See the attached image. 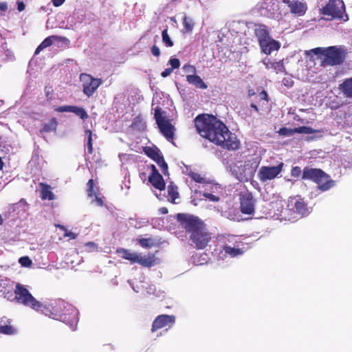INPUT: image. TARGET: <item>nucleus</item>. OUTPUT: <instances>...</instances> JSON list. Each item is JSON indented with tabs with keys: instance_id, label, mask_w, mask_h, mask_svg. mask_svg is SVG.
<instances>
[{
	"instance_id": "8",
	"label": "nucleus",
	"mask_w": 352,
	"mask_h": 352,
	"mask_svg": "<svg viewBox=\"0 0 352 352\" xmlns=\"http://www.w3.org/2000/svg\"><path fill=\"white\" fill-rule=\"evenodd\" d=\"M165 112L162 111L160 107H157L155 109L154 117L156 124L161 132V133L168 141L173 143L175 128L172 124L170 121L168 120L164 115Z\"/></svg>"
},
{
	"instance_id": "27",
	"label": "nucleus",
	"mask_w": 352,
	"mask_h": 352,
	"mask_svg": "<svg viewBox=\"0 0 352 352\" xmlns=\"http://www.w3.org/2000/svg\"><path fill=\"white\" fill-rule=\"evenodd\" d=\"M223 250L225 252V256H230V257H235L243 253V251L239 248H232L228 245L223 246Z\"/></svg>"
},
{
	"instance_id": "45",
	"label": "nucleus",
	"mask_w": 352,
	"mask_h": 352,
	"mask_svg": "<svg viewBox=\"0 0 352 352\" xmlns=\"http://www.w3.org/2000/svg\"><path fill=\"white\" fill-rule=\"evenodd\" d=\"M151 51L152 54L156 57H159L161 54L160 50L156 45L152 46Z\"/></svg>"
},
{
	"instance_id": "2",
	"label": "nucleus",
	"mask_w": 352,
	"mask_h": 352,
	"mask_svg": "<svg viewBox=\"0 0 352 352\" xmlns=\"http://www.w3.org/2000/svg\"><path fill=\"white\" fill-rule=\"evenodd\" d=\"M176 219L179 226L189 236V239L195 248L203 250L208 245L211 240L210 233L201 219L197 216L184 213L177 214Z\"/></svg>"
},
{
	"instance_id": "57",
	"label": "nucleus",
	"mask_w": 352,
	"mask_h": 352,
	"mask_svg": "<svg viewBox=\"0 0 352 352\" xmlns=\"http://www.w3.org/2000/svg\"><path fill=\"white\" fill-rule=\"evenodd\" d=\"M87 246H95V243L94 242H88L86 243Z\"/></svg>"
},
{
	"instance_id": "36",
	"label": "nucleus",
	"mask_w": 352,
	"mask_h": 352,
	"mask_svg": "<svg viewBox=\"0 0 352 352\" xmlns=\"http://www.w3.org/2000/svg\"><path fill=\"white\" fill-rule=\"evenodd\" d=\"M188 176L195 182L200 184H203L205 182V179L201 176V175L197 172H194L190 170L188 173Z\"/></svg>"
},
{
	"instance_id": "49",
	"label": "nucleus",
	"mask_w": 352,
	"mask_h": 352,
	"mask_svg": "<svg viewBox=\"0 0 352 352\" xmlns=\"http://www.w3.org/2000/svg\"><path fill=\"white\" fill-rule=\"evenodd\" d=\"M25 5L23 1H17V9L19 12H22L25 10Z\"/></svg>"
},
{
	"instance_id": "44",
	"label": "nucleus",
	"mask_w": 352,
	"mask_h": 352,
	"mask_svg": "<svg viewBox=\"0 0 352 352\" xmlns=\"http://www.w3.org/2000/svg\"><path fill=\"white\" fill-rule=\"evenodd\" d=\"M72 107L71 105H65V106H60V107H57L54 109V110L57 112H71V109H72Z\"/></svg>"
},
{
	"instance_id": "31",
	"label": "nucleus",
	"mask_w": 352,
	"mask_h": 352,
	"mask_svg": "<svg viewBox=\"0 0 352 352\" xmlns=\"http://www.w3.org/2000/svg\"><path fill=\"white\" fill-rule=\"evenodd\" d=\"M85 135L87 137V153L88 154H92L94 151L93 144H92V136L93 133L90 129H87L85 131Z\"/></svg>"
},
{
	"instance_id": "28",
	"label": "nucleus",
	"mask_w": 352,
	"mask_h": 352,
	"mask_svg": "<svg viewBox=\"0 0 352 352\" xmlns=\"http://www.w3.org/2000/svg\"><path fill=\"white\" fill-rule=\"evenodd\" d=\"M98 191V188L95 186V183L93 179H89L87 183V196L89 197H92L96 196L97 197V192Z\"/></svg>"
},
{
	"instance_id": "6",
	"label": "nucleus",
	"mask_w": 352,
	"mask_h": 352,
	"mask_svg": "<svg viewBox=\"0 0 352 352\" xmlns=\"http://www.w3.org/2000/svg\"><path fill=\"white\" fill-rule=\"evenodd\" d=\"M14 295V298L18 303L45 314L47 305H43L37 300L24 285L17 283L15 286Z\"/></svg>"
},
{
	"instance_id": "15",
	"label": "nucleus",
	"mask_w": 352,
	"mask_h": 352,
	"mask_svg": "<svg viewBox=\"0 0 352 352\" xmlns=\"http://www.w3.org/2000/svg\"><path fill=\"white\" fill-rule=\"evenodd\" d=\"M175 322L174 316L162 314L155 318L152 324L151 331L155 332L158 329H162L169 325H172Z\"/></svg>"
},
{
	"instance_id": "3",
	"label": "nucleus",
	"mask_w": 352,
	"mask_h": 352,
	"mask_svg": "<svg viewBox=\"0 0 352 352\" xmlns=\"http://www.w3.org/2000/svg\"><path fill=\"white\" fill-rule=\"evenodd\" d=\"M45 311L44 315L63 322L72 330L76 329L78 322V311L73 306L63 301H54L48 304Z\"/></svg>"
},
{
	"instance_id": "43",
	"label": "nucleus",
	"mask_w": 352,
	"mask_h": 352,
	"mask_svg": "<svg viewBox=\"0 0 352 352\" xmlns=\"http://www.w3.org/2000/svg\"><path fill=\"white\" fill-rule=\"evenodd\" d=\"M302 173V170L300 167L299 166H294L292 168L291 170V175L294 177H299Z\"/></svg>"
},
{
	"instance_id": "29",
	"label": "nucleus",
	"mask_w": 352,
	"mask_h": 352,
	"mask_svg": "<svg viewBox=\"0 0 352 352\" xmlns=\"http://www.w3.org/2000/svg\"><path fill=\"white\" fill-rule=\"evenodd\" d=\"M168 194L170 198V201L175 203L176 199L179 197V192H177V186L170 183L168 186Z\"/></svg>"
},
{
	"instance_id": "24",
	"label": "nucleus",
	"mask_w": 352,
	"mask_h": 352,
	"mask_svg": "<svg viewBox=\"0 0 352 352\" xmlns=\"http://www.w3.org/2000/svg\"><path fill=\"white\" fill-rule=\"evenodd\" d=\"M186 80L189 84H192L195 86L197 88L206 89L208 86L201 79V78L198 75H187Z\"/></svg>"
},
{
	"instance_id": "23",
	"label": "nucleus",
	"mask_w": 352,
	"mask_h": 352,
	"mask_svg": "<svg viewBox=\"0 0 352 352\" xmlns=\"http://www.w3.org/2000/svg\"><path fill=\"white\" fill-rule=\"evenodd\" d=\"M39 186L41 187V198L42 200L52 201L55 199L50 185L41 182L39 184Z\"/></svg>"
},
{
	"instance_id": "18",
	"label": "nucleus",
	"mask_w": 352,
	"mask_h": 352,
	"mask_svg": "<svg viewBox=\"0 0 352 352\" xmlns=\"http://www.w3.org/2000/svg\"><path fill=\"white\" fill-rule=\"evenodd\" d=\"M258 166V162L254 160L245 161L243 165V177L246 179L252 177Z\"/></svg>"
},
{
	"instance_id": "42",
	"label": "nucleus",
	"mask_w": 352,
	"mask_h": 352,
	"mask_svg": "<svg viewBox=\"0 0 352 352\" xmlns=\"http://www.w3.org/2000/svg\"><path fill=\"white\" fill-rule=\"evenodd\" d=\"M19 262L23 267H29L32 264V261L28 256L21 257Z\"/></svg>"
},
{
	"instance_id": "51",
	"label": "nucleus",
	"mask_w": 352,
	"mask_h": 352,
	"mask_svg": "<svg viewBox=\"0 0 352 352\" xmlns=\"http://www.w3.org/2000/svg\"><path fill=\"white\" fill-rule=\"evenodd\" d=\"M260 97L262 100H266V101H268V95H267V93L265 91V90H263L261 93H260Z\"/></svg>"
},
{
	"instance_id": "50",
	"label": "nucleus",
	"mask_w": 352,
	"mask_h": 352,
	"mask_svg": "<svg viewBox=\"0 0 352 352\" xmlns=\"http://www.w3.org/2000/svg\"><path fill=\"white\" fill-rule=\"evenodd\" d=\"M65 0H52V2L55 7L60 6L64 3Z\"/></svg>"
},
{
	"instance_id": "25",
	"label": "nucleus",
	"mask_w": 352,
	"mask_h": 352,
	"mask_svg": "<svg viewBox=\"0 0 352 352\" xmlns=\"http://www.w3.org/2000/svg\"><path fill=\"white\" fill-rule=\"evenodd\" d=\"M54 40L56 41H60V38L58 36H50L47 38H45L41 43L37 47V48L35 50L34 54H38L42 50H43L45 48L51 46L53 44Z\"/></svg>"
},
{
	"instance_id": "41",
	"label": "nucleus",
	"mask_w": 352,
	"mask_h": 352,
	"mask_svg": "<svg viewBox=\"0 0 352 352\" xmlns=\"http://www.w3.org/2000/svg\"><path fill=\"white\" fill-rule=\"evenodd\" d=\"M45 94L48 101H50L53 99L54 90L52 87L45 86Z\"/></svg>"
},
{
	"instance_id": "39",
	"label": "nucleus",
	"mask_w": 352,
	"mask_h": 352,
	"mask_svg": "<svg viewBox=\"0 0 352 352\" xmlns=\"http://www.w3.org/2000/svg\"><path fill=\"white\" fill-rule=\"evenodd\" d=\"M279 134L283 136H291L295 133L294 129H288L286 127H283L279 129Z\"/></svg>"
},
{
	"instance_id": "33",
	"label": "nucleus",
	"mask_w": 352,
	"mask_h": 352,
	"mask_svg": "<svg viewBox=\"0 0 352 352\" xmlns=\"http://www.w3.org/2000/svg\"><path fill=\"white\" fill-rule=\"evenodd\" d=\"M162 42L164 43V45L168 47H173L174 43L173 41L171 40L170 37L169 36L168 34V29H164L162 32Z\"/></svg>"
},
{
	"instance_id": "16",
	"label": "nucleus",
	"mask_w": 352,
	"mask_h": 352,
	"mask_svg": "<svg viewBox=\"0 0 352 352\" xmlns=\"http://www.w3.org/2000/svg\"><path fill=\"white\" fill-rule=\"evenodd\" d=\"M288 206L292 210H294L296 212L302 216L308 213L307 204L302 198H291Z\"/></svg>"
},
{
	"instance_id": "20",
	"label": "nucleus",
	"mask_w": 352,
	"mask_h": 352,
	"mask_svg": "<svg viewBox=\"0 0 352 352\" xmlns=\"http://www.w3.org/2000/svg\"><path fill=\"white\" fill-rule=\"evenodd\" d=\"M340 93L346 98H352V77L346 78L338 86Z\"/></svg>"
},
{
	"instance_id": "55",
	"label": "nucleus",
	"mask_w": 352,
	"mask_h": 352,
	"mask_svg": "<svg viewBox=\"0 0 352 352\" xmlns=\"http://www.w3.org/2000/svg\"><path fill=\"white\" fill-rule=\"evenodd\" d=\"M250 107H251L252 109H254L256 111H258V107H257L255 104L252 103V104H250Z\"/></svg>"
},
{
	"instance_id": "13",
	"label": "nucleus",
	"mask_w": 352,
	"mask_h": 352,
	"mask_svg": "<svg viewBox=\"0 0 352 352\" xmlns=\"http://www.w3.org/2000/svg\"><path fill=\"white\" fill-rule=\"evenodd\" d=\"M144 152L148 157L157 163L164 175L168 174V165L164 161L160 151L157 147L146 146L144 148Z\"/></svg>"
},
{
	"instance_id": "34",
	"label": "nucleus",
	"mask_w": 352,
	"mask_h": 352,
	"mask_svg": "<svg viewBox=\"0 0 352 352\" xmlns=\"http://www.w3.org/2000/svg\"><path fill=\"white\" fill-rule=\"evenodd\" d=\"M183 25L186 32H190L194 28V22L192 19L185 16L183 19Z\"/></svg>"
},
{
	"instance_id": "46",
	"label": "nucleus",
	"mask_w": 352,
	"mask_h": 352,
	"mask_svg": "<svg viewBox=\"0 0 352 352\" xmlns=\"http://www.w3.org/2000/svg\"><path fill=\"white\" fill-rule=\"evenodd\" d=\"M183 69H184L186 71H188L189 72H191V73H195L196 72L195 67L193 66V65H189V64L184 65V67H183Z\"/></svg>"
},
{
	"instance_id": "37",
	"label": "nucleus",
	"mask_w": 352,
	"mask_h": 352,
	"mask_svg": "<svg viewBox=\"0 0 352 352\" xmlns=\"http://www.w3.org/2000/svg\"><path fill=\"white\" fill-rule=\"evenodd\" d=\"M295 133H305V134H311L314 132V130L309 126H299L297 128H294Z\"/></svg>"
},
{
	"instance_id": "35",
	"label": "nucleus",
	"mask_w": 352,
	"mask_h": 352,
	"mask_svg": "<svg viewBox=\"0 0 352 352\" xmlns=\"http://www.w3.org/2000/svg\"><path fill=\"white\" fill-rule=\"evenodd\" d=\"M138 242L142 248H150L154 245V242L151 238H140L138 239Z\"/></svg>"
},
{
	"instance_id": "56",
	"label": "nucleus",
	"mask_w": 352,
	"mask_h": 352,
	"mask_svg": "<svg viewBox=\"0 0 352 352\" xmlns=\"http://www.w3.org/2000/svg\"><path fill=\"white\" fill-rule=\"evenodd\" d=\"M4 166V163L2 161L1 158L0 157V170H2Z\"/></svg>"
},
{
	"instance_id": "48",
	"label": "nucleus",
	"mask_w": 352,
	"mask_h": 352,
	"mask_svg": "<svg viewBox=\"0 0 352 352\" xmlns=\"http://www.w3.org/2000/svg\"><path fill=\"white\" fill-rule=\"evenodd\" d=\"M205 197L209 198L210 200L213 201H218L219 200V198L212 194L207 193L205 195Z\"/></svg>"
},
{
	"instance_id": "40",
	"label": "nucleus",
	"mask_w": 352,
	"mask_h": 352,
	"mask_svg": "<svg viewBox=\"0 0 352 352\" xmlns=\"http://www.w3.org/2000/svg\"><path fill=\"white\" fill-rule=\"evenodd\" d=\"M168 65H170V68L174 70L175 69H178L180 67V61L178 58H170L168 60Z\"/></svg>"
},
{
	"instance_id": "30",
	"label": "nucleus",
	"mask_w": 352,
	"mask_h": 352,
	"mask_svg": "<svg viewBox=\"0 0 352 352\" xmlns=\"http://www.w3.org/2000/svg\"><path fill=\"white\" fill-rule=\"evenodd\" d=\"M71 112L75 113L76 116L80 117L82 120H85L88 118L87 111L82 107L77 106H72Z\"/></svg>"
},
{
	"instance_id": "17",
	"label": "nucleus",
	"mask_w": 352,
	"mask_h": 352,
	"mask_svg": "<svg viewBox=\"0 0 352 352\" xmlns=\"http://www.w3.org/2000/svg\"><path fill=\"white\" fill-rule=\"evenodd\" d=\"M10 319L3 320L0 321V334L6 336H14L18 333L17 328L12 324Z\"/></svg>"
},
{
	"instance_id": "21",
	"label": "nucleus",
	"mask_w": 352,
	"mask_h": 352,
	"mask_svg": "<svg viewBox=\"0 0 352 352\" xmlns=\"http://www.w3.org/2000/svg\"><path fill=\"white\" fill-rule=\"evenodd\" d=\"M254 34L259 45L271 38L267 28L265 25H258L254 30Z\"/></svg>"
},
{
	"instance_id": "58",
	"label": "nucleus",
	"mask_w": 352,
	"mask_h": 352,
	"mask_svg": "<svg viewBox=\"0 0 352 352\" xmlns=\"http://www.w3.org/2000/svg\"><path fill=\"white\" fill-rule=\"evenodd\" d=\"M254 94L255 93H254V91L253 90H249V91H248V95L250 96H253Z\"/></svg>"
},
{
	"instance_id": "9",
	"label": "nucleus",
	"mask_w": 352,
	"mask_h": 352,
	"mask_svg": "<svg viewBox=\"0 0 352 352\" xmlns=\"http://www.w3.org/2000/svg\"><path fill=\"white\" fill-rule=\"evenodd\" d=\"M321 13L323 15L331 16V19L342 21L349 20L342 0H329L327 5L321 9Z\"/></svg>"
},
{
	"instance_id": "22",
	"label": "nucleus",
	"mask_w": 352,
	"mask_h": 352,
	"mask_svg": "<svg viewBox=\"0 0 352 352\" xmlns=\"http://www.w3.org/2000/svg\"><path fill=\"white\" fill-rule=\"evenodd\" d=\"M148 182L155 188L163 190L165 189L166 183L163 179V177L160 174L150 175L148 177Z\"/></svg>"
},
{
	"instance_id": "38",
	"label": "nucleus",
	"mask_w": 352,
	"mask_h": 352,
	"mask_svg": "<svg viewBox=\"0 0 352 352\" xmlns=\"http://www.w3.org/2000/svg\"><path fill=\"white\" fill-rule=\"evenodd\" d=\"M56 226L62 230L65 231L63 234L64 237H69L70 239H75L77 237V234L69 231L64 226L57 225Z\"/></svg>"
},
{
	"instance_id": "11",
	"label": "nucleus",
	"mask_w": 352,
	"mask_h": 352,
	"mask_svg": "<svg viewBox=\"0 0 352 352\" xmlns=\"http://www.w3.org/2000/svg\"><path fill=\"white\" fill-rule=\"evenodd\" d=\"M283 167L282 162L275 166H261L258 173V177L261 182L274 179L282 172Z\"/></svg>"
},
{
	"instance_id": "53",
	"label": "nucleus",
	"mask_w": 352,
	"mask_h": 352,
	"mask_svg": "<svg viewBox=\"0 0 352 352\" xmlns=\"http://www.w3.org/2000/svg\"><path fill=\"white\" fill-rule=\"evenodd\" d=\"M8 9V6L6 3L1 2L0 3V10L6 11Z\"/></svg>"
},
{
	"instance_id": "54",
	"label": "nucleus",
	"mask_w": 352,
	"mask_h": 352,
	"mask_svg": "<svg viewBox=\"0 0 352 352\" xmlns=\"http://www.w3.org/2000/svg\"><path fill=\"white\" fill-rule=\"evenodd\" d=\"M159 211L162 214H166L168 212V210L167 208H166V207L160 208L159 209Z\"/></svg>"
},
{
	"instance_id": "7",
	"label": "nucleus",
	"mask_w": 352,
	"mask_h": 352,
	"mask_svg": "<svg viewBox=\"0 0 352 352\" xmlns=\"http://www.w3.org/2000/svg\"><path fill=\"white\" fill-rule=\"evenodd\" d=\"M116 252L120 254L122 258L129 261L131 264L138 263L143 267L149 268L158 263V258L153 253H148L146 256H142L141 254L122 248H118Z\"/></svg>"
},
{
	"instance_id": "1",
	"label": "nucleus",
	"mask_w": 352,
	"mask_h": 352,
	"mask_svg": "<svg viewBox=\"0 0 352 352\" xmlns=\"http://www.w3.org/2000/svg\"><path fill=\"white\" fill-rule=\"evenodd\" d=\"M198 133L213 144L228 151H236L241 143L236 135L216 116L199 114L194 120Z\"/></svg>"
},
{
	"instance_id": "59",
	"label": "nucleus",
	"mask_w": 352,
	"mask_h": 352,
	"mask_svg": "<svg viewBox=\"0 0 352 352\" xmlns=\"http://www.w3.org/2000/svg\"><path fill=\"white\" fill-rule=\"evenodd\" d=\"M3 223V219L1 217V215L0 214V225H2Z\"/></svg>"
},
{
	"instance_id": "12",
	"label": "nucleus",
	"mask_w": 352,
	"mask_h": 352,
	"mask_svg": "<svg viewBox=\"0 0 352 352\" xmlns=\"http://www.w3.org/2000/svg\"><path fill=\"white\" fill-rule=\"evenodd\" d=\"M240 210L245 214H253L255 200L251 192L246 191L240 195Z\"/></svg>"
},
{
	"instance_id": "47",
	"label": "nucleus",
	"mask_w": 352,
	"mask_h": 352,
	"mask_svg": "<svg viewBox=\"0 0 352 352\" xmlns=\"http://www.w3.org/2000/svg\"><path fill=\"white\" fill-rule=\"evenodd\" d=\"M173 69H171L170 67L166 68L164 69V71H163L161 73V76L163 78H166L167 76H170L173 73Z\"/></svg>"
},
{
	"instance_id": "4",
	"label": "nucleus",
	"mask_w": 352,
	"mask_h": 352,
	"mask_svg": "<svg viewBox=\"0 0 352 352\" xmlns=\"http://www.w3.org/2000/svg\"><path fill=\"white\" fill-rule=\"evenodd\" d=\"M307 54L318 55L321 59V66L338 65L343 63L344 60V51L336 46L328 47H316L311 50Z\"/></svg>"
},
{
	"instance_id": "60",
	"label": "nucleus",
	"mask_w": 352,
	"mask_h": 352,
	"mask_svg": "<svg viewBox=\"0 0 352 352\" xmlns=\"http://www.w3.org/2000/svg\"><path fill=\"white\" fill-rule=\"evenodd\" d=\"M97 200H98V201H100V203H102L101 199H98V198H97Z\"/></svg>"
},
{
	"instance_id": "10",
	"label": "nucleus",
	"mask_w": 352,
	"mask_h": 352,
	"mask_svg": "<svg viewBox=\"0 0 352 352\" xmlns=\"http://www.w3.org/2000/svg\"><path fill=\"white\" fill-rule=\"evenodd\" d=\"M80 78L82 82V91L87 97L91 96L102 83L101 78H96L87 74H80Z\"/></svg>"
},
{
	"instance_id": "26",
	"label": "nucleus",
	"mask_w": 352,
	"mask_h": 352,
	"mask_svg": "<svg viewBox=\"0 0 352 352\" xmlns=\"http://www.w3.org/2000/svg\"><path fill=\"white\" fill-rule=\"evenodd\" d=\"M263 64L265 65V66L267 69L272 68V69H274L276 73L283 72L285 71V66H284L283 60H280L278 62H272V61L265 62L264 61Z\"/></svg>"
},
{
	"instance_id": "19",
	"label": "nucleus",
	"mask_w": 352,
	"mask_h": 352,
	"mask_svg": "<svg viewBox=\"0 0 352 352\" xmlns=\"http://www.w3.org/2000/svg\"><path fill=\"white\" fill-rule=\"evenodd\" d=\"M261 51L265 54H270L273 51L278 50L280 43L273 38H270L259 45Z\"/></svg>"
},
{
	"instance_id": "32",
	"label": "nucleus",
	"mask_w": 352,
	"mask_h": 352,
	"mask_svg": "<svg viewBox=\"0 0 352 352\" xmlns=\"http://www.w3.org/2000/svg\"><path fill=\"white\" fill-rule=\"evenodd\" d=\"M58 125L57 120L55 118L50 119L47 124H45L43 126V131L45 132H50L55 131Z\"/></svg>"
},
{
	"instance_id": "14",
	"label": "nucleus",
	"mask_w": 352,
	"mask_h": 352,
	"mask_svg": "<svg viewBox=\"0 0 352 352\" xmlns=\"http://www.w3.org/2000/svg\"><path fill=\"white\" fill-rule=\"evenodd\" d=\"M287 5L292 14L296 16H302L307 11V4L304 0H282Z\"/></svg>"
},
{
	"instance_id": "5",
	"label": "nucleus",
	"mask_w": 352,
	"mask_h": 352,
	"mask_svg": "<svg viewBox=\"0 0 352 352\" xmlns=\"http://www.w3.org/2000/svg\"><path fill=\"white\" fill-rule=\"evenodd\" d=\"M302 179L313 181L322 192L329 190L335 184V181L320 168L305 167L302 171Z\"/></svg>"
},
{
	"instance_id": "52",
	"label": "nucleus",
	"mask_w": 352,
	"mask_h": 352,
	"mask_svg": "<svg viewBox=\"0 0 352 352\" xmlns=\"http://www.w3.org/2000/svg\"><path fill=\"white\" fill-rule=\"evenodd\" d=\"M151 169L152 171L151 175H155L160 173L157 169L156 168L155 166L153 164L151 165Z\"/></svg>"
}]
</instances>
